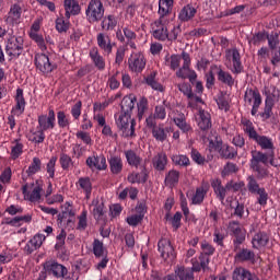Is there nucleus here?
<instances>
[{
    "label": "nucleus",
    "instance_id": "obj_1",
    "mask_svg": "<svg viewBox=\"0 0 280 280\" xmlns=\"http://www.w3.org/2000/svg\"><path fill=\"white\" fill-rule=\"evenodd\" d=\"M104 12H106V10L104 9L102 0H91L85 14L90 23H100V21L104 19Z\"/></svg>",
    "mask_w": 280,
    "mask_h": 280
},
{
    "label": "nucleus",
    "instance_id": "obj_2",
    "mask_svg": "<svg viewBox=\"0 0 280 280\" xmlns=\"http://www.w3.org/2000/svg\"><path fill=\"white\" fill-rule=\"evenodd\" d=\"M23 37L12 36L8 39L5 51L10 58H19L23 54Z\"/></svg>",
    "mask_w": 280,
    "mask_h": 280
},
{
    "label": "nucleus",
    "instance_id": "obj_3",
    "mask_svg": "<svg viewBox=\"0 0 280 280\" xmlns=\"http://www.w3.org/2000/svg\"><path fill=\"white\" fill-rule=\"evenodd\" d=\"M158 250L161 253L162 259L164 261H174L176 259V252L174 250V246H172V242L167 238H162L158 243Z\"/></svg>",
    "mask_w": 280,
    "mask_h": 280
},
{
    "label": "nucleus",
    "instance_id": "obj_4",
    "mask_svg": "<svg viewBox=\"0 0 280 280\" xmlns=\"http://www.w3.org/2000/svg\"><path fill=\"white\" fill-rule=\"evenodd\" d=\"M44 270L48 272V275H51L56 279H65L67 277L69 270H67V267L65 265H60L56 260L46 261L44 264Z\"/></svg>",
    "mask_w": 280,
    "mask_h": 280
},
{
    "label": "nucleus",
    "instance_id": "obj_5",
    "mask_svg": "<svg viewBox=\"0 0 280 280\" xmlns=\"http://www.w3.org/2000/svg\"><path fill=\"white\" fill-rule=\"evenodd\" d=\"M130 71L141 73L145 69V57L141 52H132L128 59Z\"/></svg>",
    "mask_w": 280,
    "mask_h": 280
},
{
    "label": "nucleus",
    "instance_id": "obj_6",
    "mask_svg": "<svg viewBox=\"0 0 280 280\" xmlns=\"http://www.w3.org/2000/svg\"><path fill=\"white\" fill-rule=\"evenodd\" d=\"M34 62L40 73H51V71H54V65H51L49 57L45 54H36Z\"/></svg>",
    "mask_w": 280,
    "mask_h": 280
},
{
    "label": "nucleus",
    "instance_id": "obj_7",
    "mask_svg": "<svg viewBox=\"0 0 280 280\" xmlns=\"http://www.w3.org/2000/svg\"><path fill=\"white\" fill-rule=\"evenodd\" d=\"M154 25L156 28L153 31V38H155V40H161L162 43H164V40H168L170 31H167L165 20L159 19L154 22Z\"/></svg>",
    "mask_w": 280,
    "mask_h": 280
},
{
    "label": "nucleus",
    "instance_id": "obj_8",
    "mask_svg": "<svg viewBox=\"0 0 280 280\" xmlns=\"http://www.w3.org/2000/svg\"><path fill=\"white\" fill-rule=\"evenodd\" d=\"M56 113L54 109H49L48 116L47 115H40L38 117V124L40 130L45 132V130L54 129L56 126Z\"/></svg>",
    "mask_w": 280,
    "mask_h": 280
},
{
    "label": "nucleus",
    "instance_id": "obj_9",
    "mask_svg": "<svg viewBox=\"0 0 280 280\" xmlns=\"http://www.w3.org/2000/svg\"><path fill=\"white\" fill-rule=\"evenodd\" d=\"M275 156V151H269L268 153H264L261 151H253L250 165H268V161L270 158Z\"/></svg>",
    "mask_w": 280,
    "mask_h": 280
},
{
    "label": "nucleus",
    "instance_id": "obj_10",
    "mask_svg": "<svg viewBox=\"0 0 280 280\" xmlns=\"http://www.w3.org/2000/svg\"><path fill=\"white\" fill-rule=\"evenodd\" d=\"M46 237L43 234H36L31 238L24 247V252L26 255H32L34 250H38L43 246V242H45Z\"/></svg>",
    "mask_w": 280,
    "mask_h": 280
},
{
    "label": "nucleus",
    "instance_id": "obj_11",
    "mask_svg": "<svg viewBox=\"0 0 280 280\" xmlns=\"http://www.w3.org/2000/svg\"><path fill=\"white\" fill-rule=\"evenodd\" d=\"M135 104H137V96H135V94L124 96L120 103L121 114L132 115V110H135Z\"/></svg>",
    "mask_w": 280,
    "mask_h": 280
},
{
    "label": "nucleus",
    "instance_id": "obj_12",
    "mask_svg": "<svg viewBox=\"0 0 280 280\" xmlns=\"http://www.w3.org/2000/svg\"><path fill=\"white\" fill-rule=\"evenodd\" d=\"M21 14H23V9L21 8V4H12L5 19V23H8L9 25H16L19 23V20L21 19Z\"/></svg>",
    "mask_w": 280,
    "mask_h": 280
},
{
    "label": "nucleus",
    "instance_id": "obj_13",
    "mask_svg": "<svg viewBox=\"0 0 280 280\" xmlns=\"http://www.w3.org/2000/svg\"><path fill=\"white\" fill-rule=\"evenodd\" d=\"M30 186L25 184L22 187V194L24 196V200H30V202H37V200H40V192L43 191L42 186H35L32 192L27 191V188Z\"/></svg>",
    "mask_w": 280,
    "mask_h": 280
},
{
    "label": "nucleus",
    "instance_id": "obj_14",
    "mask_svg": "<svg viewBox=\"0 0 280 280\" xmlns=\"http://www.w3.org/2000/svg\"><path fill=\"white\" fill-rule=\"evenodd\" d=\"M197 13H198V10L194 8V5L186 4L179 11L178 19L179 21H182V23H189V21H191Z\"/></svg>",
    "mask_w": 280,
    "mask_h": 280
},
{
    "label": "nucleus",
    "instance_id": "obj_15",
    "mask_svg": "<svg viewBox=\"0 0 280 280\" xmlns=\"http://www.w3.org/2000/svg\"><path fill=\"white\" fill-rule=\"evenodd\" d=\"M15 106L12 108L13 115H23L25 113V96H23V89L19 88L15 95Z\"/></svg>",
    "mask_w": 280,
    "mask_h": 280
},
{
    "label": "nucleus",
    "instance_id": "obj_16",
    "mask_svg": "<svg viewBox=\"0 0 280 280\" xmlns=\"http://www.w3.org/2000/svg\"><path fill=\"white\" fill-rule=\"evenodd\" d=\"M86 165L90 166L91 170H106V167H108L104 155L88 158Z\"/></svg>",
    "mask_w": 280,
    "mask_h": 280
},
{
    "label": "nucleus",
    "instance_id": "obj_17",
    "mask_svg": "<svg viewBox=\"0 0 280 280\" xmlns=\"http://www.w3.org/2000/svg\"><path fill=\"white\" fill-rule=\"evenodd\" d=\"M63 5L66 11L65 16L67 21L71 19V14L72 16H75L80 12V4L75 0H65Z\"/></svg>",
    "mask_w": 280,
    "mask_h": 280
},
{
    "label": "nucleus",
    "instance_id": "obj_18",
    "mask_svg": "<svg viewBox=\"0 0 280 280\" xmlns=\"http://www.w3.org/2000/svg\"><path fill=\"white\" fill-rule=\"evenodd\" d=\"M233 280H259V278L244 268H236L232 273Z\"/></svg>",
    "mask_w": 280,
    "mask_h": 280
},
{
    "label": "nucleus",
    "instance_id": "obj_19",
    "mask_svg": "<svg viewBox=\"0 0 280 280\" xmlns=\"http://www.w3.org/2000/svg\"><path fill=\"white\" fill-rule=\"evenodd\" d=\"M211 187L217 196V198H219V200L221 202H224V198H226V186L223 187L222 186V180L220 178L217 179H212L211 180Z\"/></svg>",
    "mask_w": 280,
    "mask_h": 280
},
{
    "label": "nucleus",
    "instance_id": "obj_20",
    "mask_svg": "<svg viewBox=\"0 0 280 280\" xmlns=\"http://www.w3.org/2000/svg\"><path fill=\"white\" fill-rule=\"evenodd\" d=\"M270 237L266 232H258L254 235L252 240L253 248H261L262 246H268Z\"/></svg>",
    "mask_w": 280,
    "mask_h": 280
},
{
    "label": "nucleus",
    "instance_id": "obj_21",
    "mask_svg": "<svg viewBox=\"0 0 280 280\" xmlns=\"http://www.w3.org/2000/svg\"><path fill=\"white\" fill-rule=\"evenodd\" d=\"M182 58L184 60L183 67L178 69V71L176 72L177 78H182V80L187 79V75H185V71H191V69H189L190 65H191V57L189 56L188 52L183 51L182 52Z\"/></svg>",
    "mask_w": 280,
    "mask_h": 280
},
{
    "label": "nucleus",
    "instance_id": "obj_22",
    "mask_svg": "<svg viewBox=\"0 0 280 280\" xmlns=\"http://www.w3.org/2000/svg\"><path fill=\"white\" fill-rule=\"evenodd\" d=\"M209 191V184H202L200 187L196 189V192L192 197V205H202L205 201V196H207Z\"/></svg>",
    "mask_w": 280,
    "mask_h": 280
},
{
    "label": "nucleus",
    "instance_id": "obj_23",
    "mask_svg": "<svg viewBox=\"0 0 280 280\" xmlns=\"http://www.w3.org/2000/svg\"><path fill=\"white\" fill-rule=\"evenodd\" d=\"M198 126L200 130H209L211 128V114L205 109L199 110Z\"/></svg>",
    "mask_w": 280,
    "mask_h": 280
},
{
    "label": "nucleus",
    "instance_id": "obj_24",
    "mask_svg": "<svg viewBox=\"0 0 280 280\" xmlns=\"http://www.w3.org/2000/svg\"><path fill=\"white\" fill-rule=\"evenodd\" d=\"M167 166V154L164 152L158 153L153 158V167L158 172H165V167Z\"/></svg>",
    "mask_w": 280,
    "mask_h": 280
},
{
    "label": "nucleus",
    "instance_id": "obj_25",
    "mask_svg": "<svg viewBox=\"0 0 280 280\" xmlns=\"http://www.w3.org/2000/svg\"><path fill=\"white\" fill-rule=\"evenodd\" d=\"M125 156L127 159L128 165H131L132 167H140V165H143V159L137 154V152L132 150L125 151Z\"/></svg>",
    "mask_w": 280,
    "mask_h": 280
},
{
    "label": "nucleus",
    "instance_id": "obj_26",
    "mask_svg": "<svg viewBox=\"0 0 280 280\" xmlns=\"http://www.w3.org/2000/svg\"><path fill=\"white\" fill-rule=\"evenodd\" d=\"M234 259H236V261H250L252 264H255V252L248 248H243L235 254Z\"/></svg>",
    "mask_w": 280,
    "mask_h": 280
},
{
    "label": "nucleus",
    "instance_id": "obj_27",
    "mask_svg": "<svg viewBox=\"0 0 280 280\" xmlns=\"http://www.w3.org/2000/svg\"><path fill=\"white\" fill-rule=\"evenodd\" d=\"M232 54V62H233V73H242V56L240 55V50L237 48H233L229 50Z\"/></svg>",
    "mask_w": 280,
    "mask_h": 280
},
{
    "label": "nucleus",
    "instance_id": "obj_28",
    "mask_svg": "<svg viewBox=\"0 0 280 280\" xmlns=\"http://www.w3.org/2000/svg\"><path fill=\"white\" fill-rule=\"evenodd\" d=\"M90 56L94 62V66L96 67V69H98V71H104V69H106V61H104V57L100 55L97 49L93 48L90 51Z\"/></svg>",
    "mask_w": 280,
    "mask_h": 280
},
{
    "label": "nucleus",
    "instance_id": "obj_29",
    "mask_svg": "<svg viewBox=\"0 0 280 280\" xmlns=\"http://www.w3.org/2000/svg\"><path fill=\"white\" fill-rule=\"evenodd\" d=\"M109 170L112 174H121V171L124 170V162L121 161V158L112 156L109 159Z\"/></svg>",
    "mask_w": 280,
    "mask_h": 280
},
{
    "label": "nucleus",
    "instance_id": "obj_30",
    "mask_svg": "<svg viewBox=\"0 0 280 280\" xmlns=\"http://www.w3.org/2000/svg\"><path fill=\"white\" fill-rule=\"evenodd\" d=\"M229 229L234 238H246V231L242 230L240 226V221H230Z\"/></svg>",
    "mask_w": 280,
    "mask_h": 280
},
{
    "label": "nucleus",
    "instance_id": "obj_31",
    "mask_svg": "<svg viewBox=\"0 0 280 280\" xmlns=\"http://www.w3.org/2000/svg\"><path fill=\"white\" fill-rule=\"evenodd\" d=\"M175 276L179 280H194V270L191 268L179 267L175 269Z\"/></svg>",
    "mask_w": 280,
    "mask_h": 280
},
{
    "label": "nucleus",
    "instance_id": "obj_32",
    "mask_svg": "<svg viewBox=\"0 0 280 280\" xmlns=\"http://www.w3.org/2000/svg\"><path fill=\"white\" fill-rule=\"evenodd\" d=\"M180 178V172L176 170H171L164 179L165 185H168L170 187H174V185H178V180Z\"/></svg>",
    "mask_w": 280,
    "mask_h": 280
},
{
    "label": "nucleus",
    "instance_id": "obj_33",
    "mask_svg": "<svg viewBox=\"0 0 280 280\" xmlns=\"http://www.w3.org/2000/svg\"><path fill=\"white\" fill-rule=\"evenodd\" d=\"M145 82L148 86H151V89H153V91H160V93H163V85L156 81V72H151L145 78Z\"/></svg>",
    "mask_w": 280,
    "mask_h": 280
},
{
    "label": "nucleus",
    "instance_id": "obj_34",
    "mask_svg": "<svg viewBox=\"0 0 280 280\" xmlns=\"http://www.w3.org/2000/svg\"><path fill=\"white\" fill-rule=\"evenodd\" d=\"M97 45L106 54H113V45L110 44V39L106 40V37L104 36V33H100L97 35Z\"/></svg>",
    "mask_w": 280,
    "mask_h": 280
},
{
    "label": "nucleus",
    "instance_id": "obj_35",
    "mask_svg": "<svg viewBox=\"0 0 280 280\" xmlns=\"http://www.w3.org/2000/svg\"><path fill=\"white\" fill-rule=\"evenodd\" d=\"M272 106H275V100H272L271 96H267L266 101H265L264 113L260 114L264 121H266V119H270V117H272Z\"/></svg>",
    "mask_w": 280,
    "mask_h": 280
},
{
    "label": "nucleus",
    "instance_id": "obj_36",
    "mask_svg": "<svg viewBox=\"0 0 280 280\" xmlns=\"http://www.w3.org/2000/svg\"><path fill=\"white\" fill-rule=\"evenodd\" d=\"M164 220L172 224L174 231H178L180 226V220H183V213L176 212L173 217H171L170 212H167L164 217Z\"/></svg>",
    "mask_w": 280,
    "mask_h": 280
},
{
    "label": "nucleus",
    "instance_id": "obj_37",
    "mask_svg": "<svg viewBox=\"0 0 280 280\" xmlns=\"http://www.w3.org/2000/svg\"><path fill=\"white\" fill-rule=\"evenodd\" d=\"M250 170L253 172H256V178L258 180H264V178H268L270 172L266 166H262L261 164L250 165Z\"/></svg>",
    "mask_w": 280,
    "mask_h": 280
},
{
    "label": "nucleus",
    "instance_id": "obj_38",
    "mask_svg": "<svg viewBox=\"0 0 280 280\" xmlns=\"http://www.w3.org/2000/svg\"><path fill=\"white\" fill-rule=\"evenodd\" d=\"M130 117H132L130 114H120L118 119H116L117 128L122 130V132H126L128 126H130Z\"/></svg>",
    "mask_w": 280,
    "mask_h": 280
},
{
    "label": "nucleus",
    "instance_id": "obj_39",
    "mask_svg": "<svg viewBox=\"0 0 280 280\" xmlns=\"http://www.w3.org/2000/svg\"><path fill=\"white\" fill-rule=\"evenodd\" d=\"M174 122L184 132H189V130H191V126L189 124H187L185 114H178L177 117L174 118Z\"/></svg>",
    "mask_w": 280,
    "mask_h": 280
},
{
    "label": "nucleus",
    "instance_id": "obj_40",
    "mask_svg": "<svg viewBox=\"0 0 280 280\" xmlns=\"http://www.w3.org/2000/svg\"><path fill=\"white\" fill-rule=\"evenodd\" d=\"M218 80L223 84H228V86H233L235 84V81L233 80V75H231V73L225 72L222 69L218 71Z\"/></svg>",
    "mask_w": 280,
    "mask_h": 280
},
{
    "label": "nucleus",
    "instance_id": "obj_41",
    "mask_svg": "<svg viewBox=\"0 0 280 280\" xmlns=\"http://www.w3.org/2000/svg\"><path fill=\"white\" fill-rule=\"evenodd\" d=\"M256 143L260 145L261 150H270V152H275V144L272 143V140L266 136H260Z\"/></svg>",
    "mask_w": 280,
    "mask_h": 280
},
{
    "label": "nucleus",
    "instance_id": "obj_42",
    "mask_svg": "<svg viewBox=\"0 0 280 280\" xmlns=\"http://www.w3.org/2000/svg\"><path fill=\"white\" fill-rule=\"evenodd\" d=\"M219 154L222 159H235L237 151L233 149V147L224 144L223 147H221Z\"/></svg>",
    "mask_w": 280,
    "mask_h": 280
},
{
    "label": "nucleus",
    "instance_id": "obj_43",
    "mask_svg": "<svg viewBox=\"0 0 280 280\" xmlns=\"http://www.w3.org/2000/svg\"><path fill=\"white\" fill-rule=\"evenodd\" d=\"M247 189L249 194L257 195L258 191H260L261 187H259V183H257V178H255V175H250L247 177Z\"/></svg>",
    "mask_w": 280,
    "mask_h": 280
},
{
    "label": "nucleus",
    "instance_id": "obj_44",
    "mask_svg": "<svg viewBox=\"0 0 280 280\" xmlns=\"http://www.w3.org/2000/svg\"><path fill=\"white\" fill-rule=\"evenodd\" d=\"M43 166V162L39 158H34L32 164L26 170L27 176H34L37 172H40V167Z\"/></svg>",
    "mask_w": 280,
    "mask_h": 280
},
{
    "label": "nucleus",
    "instance_id": "obj_45",
    "mask_svg": "<svg viewBox=\"0 0 280 280\" xmlns=\"http://www.w3.org/2000/svg\"><path fill=\"white\" fill-rule=\"evenodd\" d=\"M93 253L94 256L100 259V257H104L106 255V249H104V243L97 238L93 242Z\"/></svg>",
    "mask_w": 280,
    "mask_h": 280
},
{
    "label": "nucleus",
    "instance_id": "obj_46",
    "mask_svg": "<svg viewBox=\"0 0 280 280\" xmlns=\"http://www.w3.org/2000/svg\"><path fill=\"white\" fill-rule=\"evenodd\" d=\"M101 21H102V28L106 30L107 32L108 30H115V27L117 26V21L115 20L114 15H107Z\"/></svg>",
    "mask_w": 280,
    "mask_h": 280
},
{
    "label": "nucleus",
    "instance_id": "obj_47",
    "mask_svg": "<svg viewBox=\"0 0 280 280\" xmlns=\"http://www.w3.org/2000/svg\"><path fill=\"white\" fill-rule=\"evenodd\" d=\"M254 102H257V100L259 102H261V94H259V90H247L245 92V102H248V104H252Z\"/></svg>",
    "mask_w": 280,
    "mask_h": 280
},
{
    "label": "nucleus",
    "instance_id": "obj_48",
    "mask_svg": "<svg viewBox=\"0 0 280 280\" xmlns=\"http://www.w3.org/2000/svg\"><path fill=\"white\" fill-rule=\"evenodd\" d=\"M152 135L156 141H165L167 139V133L165 132V128H163V125H159V127H155L152 129Z\"/></svg>",
    "mask_w": 280,
    "mask_h": 280
},
{
    "label": "nucleus",
    "instance_id": "obj_49",
    "mask_svg": "<svg viewBox=\"0 0 280 280\" xmlns=\"http://www.w3.org/2000/svg\"><path fill=\"white\" fill-rule=\"evenodd\" d=\"M28 141H32L33 143H43V141H45V132L43 129L38 131H31L28 135Z\"/></svg>",
    "mask_w": 280,
    "mask_h": 280
},
{
    "label": "nucleus",
    "instance_id": "obj_50",
    "mask_svg": "<svg viewBox=\"0 0 280 280\" xmlns=\"http://www.w3.org/2000/svg\"><path fill=\"white\" fill-rule=\"evenodd\" d=\"M172 161L174 165H179L180 167H187L190 165L189 158H187V155H173Z\"/></svg>",
    "mask_w": 280,
    "mask_h": 280
},
{
    "label": "nucleus",
    "instance_id": "obj_51",
    "mask_svg": "<svg viewBox=\"0 0 280 280\" xmlns=\"http://www.w3.org/2000/svg\"><path fill=\"white\" fill-rule=\"evenodd\" d=\"M79 185L81 189H84L86 198H89L91 196V191L93 190V187L91 186V179L89 177H81L79 179Z\"/></svg>",
    "mask_w": 280,
    "mask_h": 280
},
{
    "label": "nucleus",
    "instance_id": "obj_52",
    "mask_svg": "<svg viewBox=\"0 0 280 280\" xmlns=\"http://www.w3.org/2000/svg\"><path fill=\"white\" fill-rule=\"evenodd\" d=\"M222 139L214 137V139L209 140V150L210 152H220L222 150Z\"/></svg>",
    "mask_w": 280,
    "mask_h": 280
},
{
    "label": "nucleus",
    "instance_id": "obj_53",
    "mask_svg": "<svg viewBox=\"0 0 280 280\" xmlns=\"http://www.w3.org/2000/svg\"><path fill=\"white\" fill-rule=\"evenodd\" d=\"M180 60H183V57H180V55H172L170 58H166V62H170L168 67L173 71H176V69L180 67Z\"/></svg>",
    "mask_w": 280,
    "mask_h": 280
},
{
    "label": "nucleus",
    "instance_id": "obj_54",
    "mask_svg": "<svg viewBox=\"0 0 280 280\" xmlns=\"http://www.w3.org/2000/svg\"><path fill=\"white\" fill-rule=\"evenodd\" d=\"M138 106V119H143V115L145 114V110H148V98L142 97L137 103Z\"/></svg>",
    "mask_w": 280,
    "mask_h": 280
},
{
    "label": "nucleus",
    "instance_id": "obj_55",
    "mask_svg": "<svg viewBox=\"0 0 280 280\" xmlns=\"http://www.w3.org/2000/svg\"><path fill=\"white\" fill-rule=\"evenodd\" d=\"M21 154H23V143H20L19 140H15V145H13L11 149V158L13 161H16Z\"/></svg>",
    "mask_w": 280,
    "mask_h": 280
},
{
    "label": "nucleus",
    "instance_id": "obj_56",
    "mask_svg": "<svg viewBox=\"0 0 280 280\" xmlns=\"http://www.w3.org/2000/svg\"><path fill=\"white\" fill-rule=\"evenodd\" d=\"M59 162L63 170H69V167H71V165H73V160H71V156H69L66 153L60 154Z\"/></svg>",
    "mask_w": 280,
    "mask_h": 280
},
{
    "label": "nucleus",
    "instance_id": "obj_57",
    "mask_svg": "<svg viewBox=\"0 0 280 280\" xmlns=\"http://www.w3.org/2000/svg\"><path fill=\"white\" fill-rule=\"evenodd\" d=\"M172 12V7H168L167 4L163 2H159V14L162 21H165V16Z\"/></svg>",
    "mask_w": 280,
    "mask_h": 280
},
{
    "label": "nucleus",
    "instance_id": "obj_58",
    "mask_svg": "<svg viewBox=\"0 0 280 280\" xmlns=\"http://www.w3.org/2000/svg\"><path fill=\"white\" fill-rule=\"evenodd\" d=\"M245 132H247L249 139H253L256 142H258L259 138L261 137L257 135V131L255 130V127H253V124L250 121L247 122Z\"/></svg>",
    "mask_w": 280,
    "mask_h": 280
},
{
    "label": "nucleus",
    "instance_id": "obj_59",
    "mask_svg": "<svg viewBox=\"0 0 280 280\" xmlns=\"http://www.w3.org/2000/svg\"><path fill=\"white\" fill-rule=\"evenodd\" d=\"M238 172L237 165L235 163L228 162L222 171V176H229L230 174H235Z\"/></svg>",
    "mask_w": 280,
    "mask_h": 280
},
{
    "label": "nucleus",
    "instance_id": "obj_60",
    "mask_svg": "<svg viewBox=\"0 0 280 280\" xmlns=\"http://www.w3.org/2000/svg\"><path fill=\"white\" fill-rule=\"evenodd\" d=\"M201 250H202L201 255H206L210 257V255H213V253H215V247L209 244V242L203 241L201 243Z\"/></svg>",
    "mask_w": 280,
    "mask_h": 280
},
{
    "label": "nucleus",
    "instance_id": "obj_61",
    "mask_svg": "<svg viewBox=\"0 0 280 280\" xmlns=\"http://www.w3.org/2000/svg\"><path fill=\"white\" fill-rule=\"evenodd\" d=\"M31 38L32 40H35V43L38 45L42 51H45V49H47V46L45 45V38H43V35H38V33H32Z\"/></svg>",
    "mask_w": 280,
    "mask_h": 280
},
{
    "label": "nucleus",
    "instance_id": "obj_62",
    "mask_svg": "<svg viewBox=\"0 0 280 280\" xmlns=\"http://www.w3.org/2000/svg\"><path fill=\"white\" fill-rule=\"evenodd\" d=\"M177 89L178 91H180V93H184L188 97V100H191L194 97V92L191 91V86H189V84H177Z\"/></svg>",
    "mask_w": 280,
    "mask_h": 280
},
{
    "label": "nucleus",
    "instance_id": "obj_63",
    "mask_svg": "<svg viewBox=\"0 0 280 280\" xmlns=\"http://www.w3.org/2000/svg\"><path fill=\"white\" fill-rule=\"evenodd\" d=\"M56 30L59 33L67 32L69 30V22L65 21V18H58L56 20Z\"/></svg>",
    "mask_w": 280,
    "mask_h": 280
},
{
    "label": "nucleus",
    "instance_id": "obj_64",
    "mask_svg": "<svg viewBox=\"0 0 280 280\" xmlns=\"http://www.w3.org/2000/svg\"><path fill=\"white\" fill-rule=\"evenodd\" d=\"M267 40L270 49H277V45H279V34L272 33L271 35H267Z\"/></svg>",
    "mask_w": 280,
    "mask_h": 280
}]
</instances>
